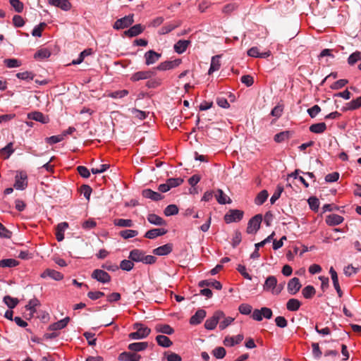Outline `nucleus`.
Masks as SVG:
<instances>
[{
  "label": "nucleus",
  "instance_id": "nucleus-47",
  "mask_svg": "<svg viewBox=\"0 0 361 361\" xmlns=\"http://www.w3.org/2000/svg\"><path fill=\"white\" fill-rule=\"evenodd\" d=\"M164 213L166 216L176 215L178 213V208L176 204H169L164 209Z\"/></svg>",
  "mask_w": 361,
  "mask_h": 361
},
{
  "label": "nucleus",
  "instance_id": "nucleus-63",
  "mask_svg": "<svg viewBox=\"0 0 361 361\" xmlns=\"http://www.w3.org/2000/svg\"><path fill=\"white\" fill-rule=\"evenodd\" d=\"M224 319L219 322V329L224 330L229 326L234 320V318L231 317H224Z\"/></svg>",
  "mask_w": 361,
  "mask_h": 361
},
{
  "label": "nucleus",
  "instance_id": "nucleus-31",
  "mask_svg": "<svg viewBox=\"0 0 361 361\" xmlns=\"http://www.w3.org/2000/svg\"><path fill=\"white\" fill-rule=\"evenodd\" d=\"M155 331L157 333H161L167 335H171L174 332L173 329L170 325L161 324H158L156 325Z\"/></svg>",
  "mask_w": 361,
  "mask_h": 361
},
{
  "label": "nucleus",
  "instance_id": "nucleus-20",
  "mask_svg": "<svg viewBox=\"0 0 361 361\" xmlns=\"http://www.w3.org/2000/svg\"><path fill=\"white\" fill-rule=\"evenodd\" d=\"M343 220H344V219L343 216H341L338 214H329L326 216V223L329 226H337V225L341 224L343 221Z\"/></svg>",
  "mask_w": 361,
  "mask_h": 361
},
{
  "label": "nucleus",
  "instance_id": "nucleus-16",
  "mask_svg": "<svg viewBox=\"0 0 361 361\" xmlns=\"http://www.w3.org/2000/svg\"><path fill=\"white\" fill-rule=\"evenodd\" d=\"M152 75H154V72L150 71H138L135 73H134L132 76L130 80L132 81H139L140 80H145L150 78Z\"/></svg>",
  "mask_w": 361,
  "mask_h": 361
},
{
  "label": "nucleus",
  "instance_id": "nucleus-52",
  "mask_svg": "<svg viewBox=\"0 0 361 361\" xmlns=\"http://www.w3.org/2000/svg\"><path fill=\"white\" fill-rule=\"evenodd\" d=\"M10 4L18 13H21L23 11L24 5L20 0H9Z\"/></svg>",
  "mask_w": 361,
  "mask_h": 361
},
{
  "label": "nucleus",
  "instance_id": "nucleus-6",
  "mask_svg": "<svg viewBox=\"0 0 361 361\" xmlns=\"http://www.w3.org/2000/svg\"><path fill=\"white\" fill-rule=\"evenodd\" d=\"M243 217V212L239 209H230L224 216L227 224L240 221Z\"/></svg>",
  "mask_w": 361,
  "mask_h": 361
},
{
  "label": "nucleus",
  "instance_id": "nucleus-29",
  "mask_svg": "<svg viewBox=\"0 0 361 361\" xmlns=\"http://www.w3.org/2000/svg\"><path fill=\"white\" fill-rule=\"evenodd\" d=\"M68 227L67 222H61L57 225L56 238L58 241H62L64 238V231Z\"/></svg>",
  "mask_w": 361,
  "mask_h": 361
},
{
  "label": "nucleus",
  "instance_id": "nucleus-22",
  "mask_svg": "<svg viewBox=\"0 0 361 361\" xmlns=\"http://www.w3.org/2000/svg\"><path fill=\"white\" fill-rule=\"evenodd\" d=\"M167 233V231L164 228H153L147 231L145 234V237L149 239H154L158 236L163 235Z\"/></svg>",
  "mask_w": 361,
  "mask_h": 361
},
{
  "label": "nucleus",
  "instance_id": "nucleus-3",
  "mask_svg": "<svg viewBox=\"0 0 361 361\" xmlns=\"http://www.w3.org/2000/svg\"><path fill=\"white\" fill-rule=\"evenodd\" d=\"M277 279L274 276H269L265 280L263 289L265 291H271L273 294L278 295L281 293L282 288H276Z\"/></svg>",
  "mask_w": 361,
  "mask_h": 361
},
{
  "label": "nucleus",
  "instance_id": "nucleus-21",
  "mask_svg": "<svg viewBox=\"0 0 361 361\" xmlns=\"http://www.w3.org/2000/svg\"><path fill=\"white\" fill-rule=\"evenodd\" d=\"M243 335L238 334L235 336H226L224 340V344L226 346H233L240 343L243 340Z\"/></svg>",
  "mask_w": 361,
  "mask_h": 361
},
{
  "label": "nucleus",
  "instance_id": "nucleus-62",
  "mask_svg": "<svg viewBox=\"0 0 361 361\" xmlns=\"http://www.w3.org/2000/svg\"><path fill=\"white\" fill-rule=\"evenodd\" d=\"M39 305V300L36 298L32 299L29 301L28 304L25 305V308L27 310L35 312L36 311L35 307Z\"/></svg>",
  "mask_w": 361,
  "mask_h": 361
},
{
  "label": "nucleus",
  "instance_id": "nucleus-25",
  "mask_svg": "<svg viewBox=\"0 0 361 361\" xmlns=\"http://www.w3.org/2000/svg\"><path fill=\"white\" fill-rule=\"evenodd\" d=\"M198 286L201 288L204 286L212 287L216 290H221L222 288L221 283L216 280H203L199 282Z\"/></svg>",
  "mask_w": 361,
  "mask_h": 361
},
{
  "label": "nucleus",
  "instance_id": "nucleus-57",
  "mask_svg": "<svg viewBox=\"0 0 361 361\" xmlns=\"http://www.w3.org/2000/svg\"><path fill=\"white\" fill-rule=\"evenodd\" d=\"M16 77L23 80H32L34 78V74L29 71L18 73Z\"/></svg>",
  "mask_w": 361,
  "mask_h": 361
},
{
  "label": "nucleus",
  "instance_id": "nucleus-34",
  "mask_svg": "<svg viewBox=\"0 0 361 361\" xmlns=\"http://www.w3.org/2000/svg\"><path fill=\"white\" fill-rule=\"evenodd\" d=\"M219 58L220 56L219 55L214 56L212 58L210 67L208 71L209 75L212 74L215 71H217L220 68L221 63Z\"/></svg>",
  "mask_w": 361,
  "mask_h": 361
},
{
  "label": "nucleus",
  "instance_id": "nucleus-35",
  "mask_svg": "<svg viewBox=\"0 0 361 361\" xmlns=\"http://www.w3.org/2000/svg\"><path fill=\"white\" fill-rule=\"evenodd\" d=\"M156 341L159 345L164 348H169L173 344L172 341L166 336L164 335L157 336L156 337Z\"/></svg>",
  "mask_w": 361,
  "mask_h": 361
},
{
  "label": "nucleus",
  "instance_id": "nucleus-33",
  "mask_svg": "<svg viewBox=\"0 0 361 361\" xmlns=\"http://www.w3.org/2000/svg\"><path fill=\"white\" fill-rule=\"evenodd\" d=\"M147 221L154 225L163 226L166 224V221L159 216L155 214H149L147 216Z\"/></svg>",
  "mask_w": 361,
  "mask_h": 361
},
{
  "label": "nucleus",
  "instance_id": "nucleus-11",
  "mask_svg": "<svg viewBox=\"0 0 361 361\" xmlns=\"http://www.w3.org/2000/svg\"><path fill=\"white\" fill-rule=\"evenodd\" d=\"M173 250V245L171 243H167L164 245L159 246L153 250V254L158 256L167 255Z\"/></svg>",
  "mask_w": 361,
  "mask_h": 361
},
{
  "label": "nucleus",
  "instance_id": "nucleus-58",
  "mask_svg": "<svg viewBox=\"0 0 361 361\" xmlns=\"http://www.w3.org/2000/svg\"><path fill=\"white\" fill-rule=\"evenodd\" d=\"M308 204L310 205V209L314 212L317 211L319 207V201L315 197H310L308 199Z\"/></svg>",
  "mask_w": 361,
  "mask_h": 361
},
{
  "label": "nucleus",
  "instance_id": "nucleus-40",
  "mask_svg": "<svg viewBox=\"0 0 361 361\" xmlns=\"http://www.w3.org/2000/svg\"><path fill=\"white\" fill-rule=\"evenodd\" d=\"M269 196L268 192L266 190H263L258 193L257 195L255 203L257 205H262L267 200Z\"/></svg>",
  "mask_w": 361,
  "mask_h": 361
},
{
  "label": "nucleus",
  "instance_id": "nucleus-43",
  "mask_svg": "<svg viewBox=\"0 0 361 361\" xmlns=\"http://www.w3.org/2000/svg\"><path fill=\"white\" fill-rule=\"evenodd\" d=\"M19 264V262L15 259H4L0 260V267H15Z\"/></svg>",
  "mask_w": 361,
  "mask_h": 361
},
{
  "label": "nucleus",
  "instance_id": "nucleus-27",
  "mask_svg": "<svg viewBox=\"0 0 361 361\" xmlns=\"http://www.w3.org/2000/svg\"><path fill=\"white\" fill-rule=\"evenodd\" d=\"M70 321V318L68 317H65L63 319H61L56 322L53 323L49 326V329L51 331H57L61 330L65 328Z\"/></svg>",
  "mask_w": 361,
  "mask_h": 361
},
{
  "label": "nucleus",
  "instance_id": "nucleus-64",
  "mask_svg": "<svg viewBox=\"0 0 361 361\" xmlns=\"http://www.w3.org/2000/svg\"><path fill=\"white\" fill-rule=\"evenodd\" d=\"M64 139V135H53L46 139L47 142L49 144H56Z\"/></svg>",
  "mask_w": 361,
  "mask_h": 361
},
{
  "label": "nucleus",
  "instance_id": "nucleus-51",
  "mask_svg": "<svg viewBox=\"0 0 361 361\" xmlns=\"http://www.w3.org/2000/svg\"><path fill=\"white\" fill-rule=\"evenodd\" d=\"M138 232L135 230H123L120 232V235L124 239H128L137 236Z\"/></svg>",
  "mask_w": 361,
  "mask_h": 361
},
{
  "label": "nucleus",
  "instance_id": "nucleus-24",
  "mask_svg": "<svg viewBox=\"0 0 361 361\" xmlns=\"http://www.w3.org/2000/svg\"><path fill=\"white\" fill-rule=\"evenodd\" d=\"M215 197L218 203L226 204L231 203V200L228 197L221 189H218L215 193Z\"/></svg>",
  "mask_w": 361,
  "mask_h": 361
},
{
  "label": "nucleus",
  "instance_id": "nucleus-37",
  "mask_svg": "<svg viewBox=\"0 0 361 361\" xmlns=\"http://www.w3.org/2000/svg\"><path fill=\"white\" fill-rule=\"evenodd\" d=\"M27 118L36 121L41 122L42 123H47V119L44 114L39 111H34L27 114Z\"/></svg>",
  "mask_w": 361,
  "mask_h": 361
},
{
  "label": "nucleus",
  "instance_id": "nucleus-5",
  "mask_svg": "<svg viewBox=\"0 0 361 361\" xmlns=\"http://www.w3.org/2000/svg\"><path fill=\"white\" fill-rule=\"evenodd\" d=\"M262 221V214H257L250 219L247 224V233L249 234H255L260 228Z\"/></svg>",
  "mask_w": 361,
  "mask_h": 361
},
{
  "label": "nucleus",
  "instance_id": "nucleus-55",
  "mask_svg": "<svg viewBox=\"0 0 361 361\" xmlns=\"http://www.w3.org/2000/svg\"><path fill=\"white\" fill-rule=\"evenodd\" d=\"M128 94V91L126 90H117L115 92H112L109 94V97L114 98V99H118V98H123Z\"/></svg>",
  "mask_w": 361,
  "mask_h": 361
},
{
  "label": "nucleus",
  "instance_id": "nucleus-32",
  "mask_svg": "<svg viewBox=\"0 0 361 361\" xmlns=\"http://www.w3.org/2000/svg\"><path fill=\"white\" fill-rule=\"evenodd\" d=\"M190 42L188 40H178L175 44H174V50L178 54H182L183 53L186 49L188 48V45L190 44Z\"/></svg>",
  "mask_w": 361,
  "mask_h": 361
},
{
  "label": "nucleus",
  "instance_id": "nucleus-2",
  "mask_svg": "<svg viewBox=\"0 0 361 361\" xmlns=\"http://www.w3.org/2000/svg\"><path fill=\"white\" fill-rule=\"evenodd\" d=\"M27 175L24 171H18L15 176L14 188L16 190H23L27 187Z\"/></svg>",
  "mask_w": 361,
  "mask_h": 361
},
{
  "label": "nucleus",
  "instance_id": "nucleus-39",
  "mask_svg": "<svg viewBox=\"0 0 361 361\" xmlns=\"http://www.w3.org/2000/svg\"><path fill=\"white\" fill-rule=\"evenodd\" d=\"M301 305L300 302L298 299L291 298L288 300V301L286 303V308L289 311H297L299 310L300 307Z\"/></svg>",
  "mask_w": 361,
  "mask_h": 361
},
{
  "label": "nucleus",
  "instance_id": "nucleus-59",
  "mask_svg": "<svg viewBox=\"0 0 361 361\" xmlns=\"http://www.w3.org/2000/svg\"><path fill=\"white\" fill-rule=\"evenodd\" d=\"M252 307L251 305L243 303L241 304L239 307L238 310L242 314L248 315L252 312Z\"/></svg>",
  "mask_w": 361,
  "mask_h": 361
},
{
  "label": "nucleus",
  "instance_id": "nucleus-1",
  "mask_svg": "<svg viewBox=\"0 0 361 361\" xmlns=\"http://www.w3.org/2000/svg\"><path fill=\"white\" fill-rule=\"evenodd\" d=\"M133 329L136 330L129 334V338L131 339H142L146 338L151 332V329L142 324L135 323L133 324Z\"/></svg>",
  "mask_w": 361,
  "mask_h": 361
},
{
  "label": "nucleus",
  "instance_id": "nucleus-14",
  "mask_svg": "<svg viewBox=\"0 0 361 361\" xmlns=\"http://www.w3.org/2000/svg\"><path fill=\"white\" fill-rule=\"evenodd\" d=\"M205 317L206 311L202 309H200L190 317V324L192 325H197L202 322Z\"/></svg>",
  "mask_w": 361,
  "mask_h": 361
},
{
  "label": "nucleus",
  "instance_id": "nucleus-30",
  "mask_svg": "<svg viewBox=\"0 0 361 361\" xmlns=\"http://www.w3.org/2000/svg\"><path fill=\"white\" fill-rule=\"evenodd\" d=\"M270 51L260 53L256 47H253L247 51L248 56L255 58H267L270 56Z\"/></svg>",
  "mask_w": 361,
  "mask_h": 361
},
{
  "label": "nucleus",
  "instance_id": "nucleus-7",
  "mask_svg": "<svg viewBox=\"0 0 361 361\" xmlns=\"http://www.w3.org/2000/svg\"><path fill=\"white\" fill-rule=\"evenodd\" d=\"M91 277L102 283H107L111 279V276L106 271L99 269H94Z\"/></svg>",
  "mask_w": 361,
  "mask_h": 361
},
{
  "label": "nucleus",
  "instance_id": "nucleus-56",
  "mask_svg": "<svg viewBox=\"0 0 361 361\" xmlns=\"http://www.w3.org/2000/svg\"><path fill=\"white\" fill-rule=\"evenodd\" d=\"M166 182L168 183L170 188H173L181 185L183 182V179L181 178H171L167 179Z\"/></svg>",
  "mask_w": 361,
  "mask_h": 361
},
{
  "label": "nucleus",
  "instance_id": "nucleus-53",
  "mask_svg": "<svg viewBox=\"0 0 361 361\" xmlns=\"http://www.w3.org/2000/svg\"><path fill=\"white\" fill-rule=\"evenodd\" d=\"M283 191V186L278 185L276 190L274 191V194L271 197L270 202L271 204H274L276 202V201L280 197Z\"/></svg>",
  "mask_w": 361,
  "mask_h": 361
},
{
  "label": "nucleus",
  "instance_id": "nucleus-38",
  "mask_svg": "<svg viewBox=\"0 0 361 361\" xmlns=\"http://www.w3.org/2000/svg\"><path fill=\"white\" fill-rule=\"evenodd\" d=\"M326 129V125L325 123H318L312 124L310 126V130L314 133H322Z\"/></svg>",
  "mask_w": 361,
  "mask_h": 361
},
{
  "label": "nucleus",
  "instance_id": "nucleus-48",
  "mask_svg": "<svg viewBox=\"0 0 361 361\" xmlns=\"http://www.w3.org/2000/svg\"><path fill=\"white\" fill-rule=\"evenodd\" d=\"M359 61H361V52L358 51L351 54L348 59V63L350 66L355 64Z\"/></svg>",
  "mask_w": 361,
  "mask_h": 361
},
{
  "label": "nucleus",
  "instance_id": "nucleus-61",
  "mask_svg": "<svg viewBox=\"0 0 361 361\" xmlns=\"http://www.w3.org/2000/svg\"><path fill=\"white\" fill-rule=\"evenodd\" d=\"M51 55V53L49 50L46 49H42L39 50L35 54V59H47Z\"/></svg>",
  "mask_w": 361,
  "mask_h": 361
},
{
  "label": "nucleus",
  "instance_id": "nucleus-26",
  "mask_svg": "<svg viewBox=\"0 0 361 361\" xmlns=\"http://www.w3.org/2000/svg\"><path fill=\"white\" fill-rule=\"evenodd\" d=\"M293 135V132L285 130L280 132L274 135V140L276 142L280 143L289 140Z\"/></svg>",
  "mask_w": 361,
  "mask_h": 361
},
{
  "label": "nucleus",
  "instance_id": "nucleus-49",
  "mask_svg": "<svg viewBox=\"0 0 361 361\" xmlns=\"http://www.w3.org/2000/svg\"><path fill=\"white\" fill-rule=\"evenodd\" d=\"M13 152L14 149L12 142H9L6 147L1 149V154L2 156H5V159H8Z\"/></svg>",
  "mask_w": 361,
  "mask_h": 361
},
{
  "label": "nucleus",
  "instance_id": "nucleus-10",
  "mask_svg": "<svg viewBox=\"0 0 361 361\" xmlns=\"http://www.w3.org/2000/svg\"><path fill=\"white\" fill-rule=\"evenodd\" d=\"M301 288V284L299 279L295 277L289 281L288 283V291L291 295L296 294Z\"/></svg>",
  "mask_w": 361,
  "mask_h": 361
},
{
  "label": "nucleus",
  "instance_id": "nucleus-23",
  "mask_svg": "<svg viewBox=\"0 0 361 361\" xmlns=\"http://www.w3.org/2000/svg\"><path fill=\"white\" fill-rule=\"evenodd\" d=\"M143 30L144 27L140 24H137L126 30L124 34L128 37H133L140 35Z\"/></svg>",
  "mask_w": 361,
  "mask_h": 361
},
{
  "label": "nucleus",
  "instance_id": "nucleus-18",
  "mask_svg": "<svg viewBox=\"0 0 361 361\" xmlns=\"http://www.w3.org/2000/svg\"><path fill=\"white\" fill-rule=\"evenodd\" d=\"M142 194L144 197L154 201L161 200L164 197L160 193L153 191L151 189L143 190Z\"/></svg>",
  "mask_w": 361,
  "mask_h": 361
},
{
  "label": "nucleus",
  "instance_id": "nucleus-36",
  "mask_svg": "<svg viewBox=\"0 0 361 361\" xmlns=\"http://www.w3.org/2000/svg\"><path fill=\"white\" fill-rule=\"evenodd\" d=\"M148 346L147 342L133 343L129 344L128 349L131 351L139 352L145 350Z\"/></svg>",
  "mask_w": 361,
  "mask_h": 361
},
{
  "label": "nucleus",
  "instance_id": "nucleus-45",
  "mask_svg": "<svg viewBox=\"0 0 361 361\" xmlns=\"http://www.w3.org/2000/svg\"><path fill=\"white\" fill-rule=\"evenodd\" d=\"M315 293V289L312 286H307L302 290L303 297L307 299L312 298Z\"/></svg>",
  "mask_w": 361,
  "mask_h": 361
},
{
  "label": "nucleus",
  "instance_id": "nucleus-9",
  "mask_svg": "<svg viewBox=\"0 0 361 361\" xmlns=\"http://www.w3.org/2000/svg\"><path fill=\"white\" fill-rule=\"evenodd\" d=\"M181 63L180 59H175L173 61H166L161 63L158 66L156 67L157 70L159 71H167L174 68L178 66Z\"/></svg>",
  "mask_w": 361,
  "mask_h": 361
},
{
  "label": "nucleus",
  "instance_id": "nucleus-15",
  "mask_svg": "<svg viewBox=\"0 0 361 361\" xmlns=\"http://www.w3.org/2000/svg\"><path fill=\"white\" fill-rule=\"evenodd\" d=\"M145 254V252L141 250L134 249L130 252L128 258L133 262H142Z\"/></svg>",
  "mask_w": 361,
  "mask_h": 361
},
{
  "label": "nucleus",
  "instance_id": "nucleus-17",
  "mask_svg": "<svg viewBox=\"0 0 361 361\" xmlns=\"http://www.w3.org/2000/svg\"><path fill=\"white\" fill-rule=\"evenodd\" d=\"M329 273L331 276V279L333 281L334 286L338 293V295L339 298H341L343 296V292L341 289L339 283H338V279L336 271L334 270L333 267H331L329 269Z\"/></svg>",
  "mask_w": 361,
  "mask_h": 361
},
{
  "label": "nucleus",
  "instance_id": "nucleus-54",
  "mask_svg": "<svg viewBox=\"0 0 361 361\" xmlns=\"http://www.w3.org/2000/svg\"><path fill=\"white\" fill-rule=\"evenodd\" d=\"M212 355L216 359H222L226 355V350L223 347H217L212 350Z\"/></svg>",
  "mask_w": 361,
  "mask_h": 361
},
{
  "label": "nucleus",
  "instance_id": "nucleus-42",
  "mask_svg": "<svg viewBox=\"0 0 361 361\" xmlns=\"http://www.w3.org/2000/svg\"><path fill=\"white\" fill-rule=\"evenodd\" d=\"M114 224L118 227H132L133 222L131 219H116L114 221Z\"/></svg>",
  "mask_w": 361,
  "mask_h": 361
},
{
  "label": "nucleus",
  "instance_id": "nucleus-28",
  "mask_svg": "<svg viewBox=\"0 0 361 361\" xmlns=\"http://www.w3.org/2000/svg\"><path fill=\"white\" fill-rule=\"evenodd\" d=\"M49 276L56 281H60L63 278V276L59 271L54 269H47L42 274V277L44 278Z\"/></svg>",
  "mask_w": 361,
  "mask_h": 361
},
{
  "label": "nucleus",
  "instance_id": "nucleus-12",
  "mask_svg": "<svg viewBox=\"0 0 361 361\" xmlns=\"http://www.w3.org/2000/svg\"><path fill=\"white\" fill-rule=\"evenodd\" d=\"M160 57V54L157 53L153 50H149L145 54V63L147 66L154 64L159 59Z\"/></svg>",
  "mask_w": 361,
  "mask_h": 361
},
{
  "label": "nucleus",
  "instance_id": "nucleus-46",
  "mask_svg": "<svg viewBox=\"0 0 361 361\" xmlns=\"http://www.w3.org/2000/svg\"><path fill=\"white\" fill-rule=\"evenodd\" d=\"M361 107V96L347 104V110H355Z\"/></svg>",
  "mask_w": 361,
  "mask_h": 361
},
{
  "label": "nucleus",
  "instance_id": "nucleus-8",
  "mask_svg": "<svg viewBox=\"0 0 361 361\" xmlns=\"http://www.w3.org/2000/svg\"><path fill=\"white\" fill-rule=\"evenodd\" d=\"M133 22V15H128L118 19L113 27L116 30L124 29L131 25Z\"/></svg>",
  "mask_w": 361,
  "mask_h": 361
},
{
  "label": "nucleus",
  "instance_id": "nucleus-41",
  "mask_svg": "<svg viewBox=\"0 0 361 361\" xmlns=\"http://www.w3.org/2000/svg\"><path fill=\"white\" fill-rule=\"evenodd\" d=\"M3 301L10 309H13L18 304L19 300L18 298H12L10 295H6L3 298Z\"/></svg>",
  "mask_w": 361,
  "mask_h": 361
},
{
  "label": "nucleus",
  "instance_id": "nucleus-19",
  "mask_svg": "<svg viewBox=\"0 0 361 361\" xmlns=\"http://www.w3.org/2000/svg\"><path fill=\"white\" fill-rule=\"evenodd\" d=\"M49 4L59 7L63 11H68L71 8V4L68 0H48Z\"/></svg>",
  "mask_w": 361,
  "mask_h": 361
},
{
  "label": "nucleus",
  "instance_id": "nucleus-60",
  "mask_svg": "<svg viewBox=\"0 0 361 361\" xmlns=\"http://www.w3.org/2000/svg\"><path fill=\"white\" fill-rule=\"evenodd\" d=\"M46 26L45 23H41L39 25L35 26L32 32L34 37H41L44 27Z\"/></svg>",
  "mask_w": 361,
  "mask_h": 361
},
{
  "label": "nucleus",
  "instance_id": "nucleus-44",
  "mask_svg": "<svg viewBox=\"0 0 361 361\" xmlns=\"http://www.w3.org/2000/svg\"><path fill=\"white\" fill-rule=\"evenodd\" d=\"M4 63L8 68H18L22 65L21 61L17 59H6Z\"/></svg>",
  "mask_w": 361,
  "mask_h": 361
},
{
  "label": "nucleus",
  "instance_id": "nucleus-50",
  "mask_svg": "<svg viewBox=\"0 0 361 361\" xmlns=\"http://www.w3.org/2000/svg\"><path fill=\"white\" fill-rule=\"evenodd\" d=\"M133 267H134V264H133V261H131L130 259V260L123 259L121 262L119 267L122 270L129 271L133 269Z\"/></svg>",
  "mask_w": 361,
  "mask_h": 361
},
{
  "label": "nucleus",
  "instance_id": "nucleus-13",
  "mask_svg": "<svg viewBox=\"0 0 361 361\" xmlns=\"http://www.w3.org/2000/svg\"><path fill=\"white\" fill-rule=\"evenodd\" d=\"M141 356L135 353L123 352L118 355L120 361H140Z\"/></svg>",
  "mask_w": 361,
  "mask_h": 361
},
{
  "label": "nucleus",
  "instance_id": "nucleus-4",
  "mask_svg": "<svg viewBox=\"0 0 361 361\" xmlns=\"http://www.w3.org/2000/svg\"><path fill=\"white\" fill-rule=\"evenodd\" d=\"M224 317V313L222 311H216L214 313L213 316L208 318L205 323L204 327L207 330H213L216 328L217 324Z\"/></svg>",
  "mask_w": 361,
  "mask_h": 361
}]
</instances>
